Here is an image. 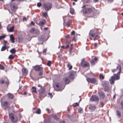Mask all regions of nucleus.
I'll return each instance as SVG.
<instances>
[{
    "instance_id": "1",
    "label": "nucleus",
    "mask_w": 123,
    "mask_h": 123,
    "mask_svg": "<svg viewBox=\"0 0 123 123\" xmlns=\"http://www.w3.org/2000/svg\"><path fill=\"white\" fill-rule=\"evenodd\" d=\"M101 30L99 29L91 30L89 34L90 39L95 40L99 38V35L101 34Z\"/></svg>"
},
{
    "instance_id": "2",
    "label": "nucleus",
    "mask_w": 123,
    "mask_h": 123,
    "mask_svg": "<svg viewBox=\"0 0 123 123\" xmlns=\"http://www.w3.org/2000/svg\"><path fill=\"white\" fill-rule=\"evenodd\" d=\"M9 117L11 122L13 123H17L18 121V117L15 114L11 113L9 114Z\"/></svg>"
},
{
    "instance_id": "3",
    "label": "nucleus",
    "mask_w": 123,
    "mask_h": 123,
    "mask_svg": "<svg viewBox=\"0 0 123 123\" xmlns=\"http://www.w3.org/2000/svg\"><path fill=\"white\" fill-rule=\"evenodd\" d=\"M34 70L36 71H39L38 75L40 76H41L43 74V68L39 65H36L34 67Z\"/></svg>"
},
{
    "instance_id": "4",
    "label": "nucleus",
    "mask_w": 123,
    "mask_h": 123,
    "mask_svg": "<svg viewBox=\"0 0 123 123\" xmlns=\"http://www.w3.org/2000/svg\"><path fill=\"white\" fill-rule=\"evenodd\" d=\"M118 70V72L117 74H114V76L118 80L119 79V77L118 76V75H120V73L121 71V66L120 65H118L117 67V68L116 69H114L112 71L113 72H114Z\"/></svg>"
},
{
    "instance_id": "5",
    "label": "nucleus",
    "mask_w": 123,
    "mask_h": 123,
    "mask_svg": "<svg viewBox=\"0 0 123 123\" xmlns=\"http://www.w3.org/2000/svg\"><path fill=\"white\" fill-rule=\"evenodd\" d=\"M52 4L50 3H44L43 5V7L45 10L48 11L50 10L52 7Z\"/></svg>"
},
{
    "instance_id": "6",
    "label": "nucleus",
    "mask_w": 123,
    "mask_h": 123,
    "mask_svg": "<svg viewBox=\"0 0 123 123\" xmlns=\"http://www.w3.org/2000/svg\"><path fill=\"white\" fill-rule=\"evenodd\" d=\"M86 80L89 83H91L93 84L95 83L96 84H97L98 80L96 78H87Z\"/></svg>"
},
{
    "instance_id": "7",
    "label": "nucleus",
    "mask_w": 123,
    "mask_h": 123,
    "mask_svg": "<svg viewBox=\"0 0 123 123\" xmlns=\"http://www.w3.org/2000/svg\"><path fill=\"white\" fill-rule=\"evenodd\" d=\"M2 106L4 108V110H9L10 108V104H9L7 101H5L3 103Z\"/></svg>"
},
{
    "instance_id": "8",
    "label": "nucleus",
    "mask_w": 123,
    "mask_h": 123,
    "mask_svg": "<svg viewBox=\"0 0 123 123\" xmlns=\"http://www.w3.org/2000/svg\"><path fill=\"white\" fill-rule=\"evenodd\" d=\"M93 9L92 8H85L83 9V12L86 14H90L93 12Z\"/></svg>"
},
{
    "instance_id": "9",
    "label": "nucleus",
    "mask_w": 123,
    "mask_h": 123,
    "mask_svg": "<svg viewBox=\"0 0 123 123\" xmlns=\"http://www.w3.org/2000/svg\"><path fill=\"white\" fill-rule=\"evenodd\" d=\"M81 66L83 68L89 67L90 65L89 63L86 61L84 58L82 60L81 62Z\"/></svg>"
},
{
    "instance_id": "10",
    "label": "nucleus",
    "mask_w": 123,
    "mask_h": 123,
    "mask_svg": "<svg viewBox=\"0 0 123 123\" xmlns=\"http://www.w3.org/2000/svg\"><path fill=\"white\" fill-rule=\"evenodd\" d=\"M90 100L92 101L97 102H98L99 100V98L96 95H92L90 98Z\"/></svg>"
},
{
    "instance_id": "11",
    "label": "nucleus",
    "mask_w": 123,
    "mask_h": 123,
    "mask_svg": "<svg viewBox=\"0 0 123 123\" xmlns=\"http://www.w3.org/2000/svg\"><path fill=\"white\" fill-rule=\"evenodd\" d=\"M45 88H42L39 92V97L41 98L42 97H44V96L45 93Z\"/></svg>"
},
{
    "instance_id": "12",
    "label": "nucleus",
    "mask_w": 123,
    "mask_h": 123,
    "mask_svg": "<svg viewBox=\"0 0 123 123\" xmlns=\"http://www.w3.org/2000/svg\"><path fill=\"white\" fill-rule=\"evenodd\" d=\"M75 72L73 71H71L69 74L68 77L71 79H73L74 78V75L76 74Z\"/></svg>"
},
{
    "instance_id": "13",
    "label": "nucleus",
    "mask_w": 123,
    "mask_h": 123,
    "mask_svg": "<svg viewBox=\"0 0 123 123\" xmlns=\"http://www.w3.org/2000/svg\"><path fill=\"white\" fill-rule=\"evenodd\" d=\"M10 7L11 10L15 12L18 8L17 6L15 5L14 3H12L10 5Z\"/></svg>"
},
{
    "instance_id": "14",
    "label": "nucleus",
    "mask_w": 123,
    "mask_h": 123,
    "mask_svg": "<svg viewBox=\"0 0 123 123\" xmlns=\"http://www.w3.org/2000/svg\"><path fill=\"white\" fill-rule=\"evenodd\" d=\"M56 87V90L57 91H59L61 90L62 89L61 85L59 82H56L55 83Z\"/></svg>"
},
{
    "instance_id": "15",
    "label": "nucleus",
    "mask_w": 123,
    "mask_h": 123,
    "mask_svg": "<svg viewBox=\"0 0 123 123\" xmlns=\"http://www.w3.org/2000/svg\"><path fill=\"white\" fill-rule=\"evenodd\" d=\"M96 108V106L94 105L90 104L89 105V109L92 111H94Z\"/></svg>"
},
{
    "instance_id": "16",
    "label": "nucleus",
    "mask_w": 123,
    "mask_h": 123,
    "mask_svg": "<svg viewBox=\"0 0 123 123\" xmlns=\"http://www.w3.org/2000/svg\"><path fill=\"white\" fill-rule=\"evenodd\" d=\"M65 41L67 44L69 43L71 40V38L70 37L69 35H67L65 36Z\"/></svg>"
},
{
    "instance_id": "17",
    "label": "nucleus",
    "mask_w": 123,
    "mask_h": 123,
    "mask_svg": "<svg viewBox=\"0 0 123 123\" xmlns=\"http://www.w3.org/2000/svg\"><path fill=\"white\" fill-rule=\"evenodd\" d=\"M46 22V21L45 19H43L40 21L38 23L36 22L37 24L38 25L42 26H43L45 25V24Z\"/></svg>"
},
{
    "instance_id": "18",
    "label": "nucleus",
    "mask_w": 123,
    "mask_h": 123,
    "mask_svg": "<svg viewBox=\"0 0 123 123\" xmlns=\"http://www.w3.org/2000/svg\"><path fill=\"white\" fill-rule=\"evenodd\" d=\"M63 80L65 84H67L69 83L70 82V80L67 77H65L63 79Z\"/></svg>"
},
{
    "instance_id": "19",
    "label": "nucleus",
    "mask_w": 123,
    "mask_h": 123,
    "mask_svg": "<svg viewBox=\"0 0 123 123\" xmlns=\"http://www.w3.org/2000/svg\"><path fill=\"white\" fill-rule=\"evenodd\" d=\"M94 59H92L90 61V63L92 65H94L96 62V61L97 59V58L96 57H94Z\"/></svg>"
},
{
    "instance_id": "20",
    "label": "nucleus",
    "mask_w": 123,
    "mask_h": 123,
    "mask_svg": "<svg viewBox=\"0 0 123 123\" xmlns=\"http://www.w3.org/2000/svg\"><path fill=\"white\" fill-rule=\"evenodd\" d=\"M98 93L100 98L102 99H104V98L105 95L104 92H98Z\"/></svg>"
},
{
    "instance_id": "21",
    "label": "nucleus",
    "mask_w": 123,
    "mask_h": 123,
    "mask_svg": "<svg viewBox=\"0 0 123 123\" xmlns=\"http://www.w3.org/2000/svg\"><path fill=\"white\" fill-rule=\"evenodd\" d=\"M22 73L23 75H26L28 74V70L25 68H23L22 69Z\"/></svg>"
},
{
    "instance_id": "22",
    "label": "nucleus",
    "mask_w": 123,
    "mask_h": 123,
    "mask_svg": "<svg viewBox=\"0 0 123 123\" xmlns=\"http://www.w3.org/2000/svg\"><path fill=\"white\" fill-rule=\"evenodd\" d=\"M10 39L11 42L12 43H15V41L14 40L15 38L13 34H11L10 35Z\"/></svg>"
},
{
    "instance_id": "23",
    "label": "nucleus",
    "mask_w": 123,
    "mask_h": 123,
    "mask_svg": "<svg viewBox=\"0 0 123 123\" xmlns=\"http://www.w3.org/2000/svg\"><path fill=\"white\" fill-rule=\"evenodd\" d=\"M72 22L71 20L70 19L68 20V22L66 23L65 25L68 27H69L72 24Z\"/></svg>"
},
{
    "instance_id": "24",
    "label": "nucleus",
    "mask_w": 123,
    "mask_h": 123,
    "mask_svg": "<svg viewBox=\"0 0 123 123\" xmlns=\"http://www.w3.org/2000/svg\"><path fill=\"white\" fill-rule=\"evenodd\" d=\"M8 98L10 99H12L14 98L13 95L10 93L8 94L7 95Z\"/></svg>"
},
{
    "instance_id": "25",
    "label": "nucleus",
    "mask_w": 123,
    "mask_h": 123,
    "mask_svg": "<svg viewBox=\"0 0 123 123\" xmlns=\"http://www.w3.org/2000/svg\"><path fill=\"white\" fill-rule=\"evenodd\" d=\"M116 115L118 118H120L121 117V113L118 110L116 111Z\"/></svg>"
},
{
    "instance_id": "26",
    "label": "nucleus",
    "mask_w": 123,
    "mask_h": 123,
    "mask_svg": "<svg viewBox=\"0 0 123 123\" xmlns=\"http://www.w3.org/2000/svg\"><path fill=\"white\" fill-rule=\"evenodd\" d=\"M14 28V26H13L9 29H7V31L9 32H12L13 31Z\"/></svg>"
},
{
    "instance_id": "27",
    "label": "nucleus",
    "mask_w": 123,
    "mask_h": 123,
    "mask_svg": "<svg viewBox=\"0 0 123 123\" xmlns=\"http://www.w3.org/2000/svg\"><path fill=\"white\" fill-rule=\"evenodd\" d=\"M10 52L12 54H14L16 53V51L15 49L13 48L10 50Z\"/></svg>"
},
{
    "instance_id": "28",
    "label": "nucleus",
    "mask_w": 123,
    "mask_h": 123,
    "mask_svg": "<svg viewBox=\"0 0 123 123\" xmlns=\"http://www.w3.org/2000/svg\"><path fill=\"white\" fill-rule=\"evenodd\" d=\"M35 31V29L34 28H32L31 29L30 32L31 33H34Z\"/></svg>"
},
{
    "instance_id": "29",
    "label": "nucleus",
    "mask_w": 123,
    "mask_h": 123,
    "mask_svg": "<svg viewBox=\"0 0 123 123\" xmlns=\"http://www.w3.org/2000/svg\"><path fill=\"white\" fill-rule=\"evenodd\" d=\"M6 36V35L5 34H3L1 36H0V40L5 38Z\"/></svg>"
},
{
    "instance_id": "30",
    "label": "nucleus",
    "mask_w": 123,
    "mask_h": 123,
    "mask_svg": "<svg viewBox=\"0 0 123 123\" xmlns=\"http://www.w3.org/2000/svg\"><path fill=\"white\" fill-rule=\"evenodd\" d=\"M70 12L72 14H74V10L73 8H70Z\"/></svg>"
},
{
    "instance_id": "31",
    "label": "nucleus",
    "mask_w": 123,
    "mask_h": 123,
    "mask_svg": "<svg viewBox=\"0 0 123 123\" xmlns=\"http://www.w3.org/2000/svg\"><path fill=\"white\" fill-rule=\"evenodd\" d=\"M67 67L68 68L69 70L71 69L72 68V66L69 63H68L67 65Z\"/></svg>"
},
{
    "instance_id": "32",
    "label": "nucleus",
    "mask_w": 123,
    "mask_h": 123,
    "mask_svg": "<svg viewBox=\"0 0 123 123\" xmlns=\"http://www.w3.org/2000/svg\"><path fill=\"white\" fill-rule=\"evenodd\" d=\"M4 79L5 80V83L7 85L9 84V80L6 77Z\"/></svg>"
},
{
    "instance_id": "33",
    "label": "nucleus",
    "mask_w": 123,
    "mask_h": 123,
    "mask_svg": "<svg viewBox=\"0 0 123 123\" xmlns=\"http://www.w3.org/2000/svg\"><path fill=\"white\" fill-rule=\"evenodd\" d=\"M32 92H34L35 93H36L37 92V91H36V88L35 87H32Z\"/></svg>"
},
{
    "instance_id": "34",
    "label": "nucleus",
    "mask_w": 123,
    "mask_h": 123,
    "mask_svg": "<svg viewBox=\"0 0 123 123\" xmlns=\"http://www.w3.org/2000/svg\"><path fill=\"white\" fill-rule=\"evenodd\" d=\"M99 78L100 79L103 80L104 78V76L103 74H100L99 75Z\"/></svg>"
},
{
    "instance_id": "35",
    "label": "nucleus",
    "mask_w": 123,
    "mask_h": 123,
    "mask_svg": "<svg viewBox=\"0 0 123 123\" xmlns=\"http://www.w3.org/2000/svg\"><path fill=\"white\" fill-rule=\"evenodd\" d=\"M14 58V56L12 55H9L8 58L9 59H13Z\"/></svg>"
},
{
    "instance_id": "36",
    "label": "nucleus",
    "mask_w": 123,
    "mask_h": 123,
    "mask_svg": "<svg viewBox=\"0 0 123 123\" xmlns=\"http://www.w3.org/2000/svg\"><path fill=\"white\" fill-rule=\"evenodd\" d=\"M73 44H71L70 47L69 48V51L70 52H71L73 49Z\"/></svg>"
},
{
    "instance_id": "37",
    "label": "nucleus",
    "mask_w": 123,
    "mask_h": 123,
    "mask_svg": "<svg viewBox=\"0 0 123 123\" xmlns=\"http://www.w3.org/2000/svg\"><path fill=\"white\" fill-rule=\"evenodd\" d=\"M69 47V45H67L65 47L64 46H62L61 47V48L63 49H67Z\"/></svg>"
},
{
    "instance_id": "38",
    "label": "nucleus",
    "mask_w": 123,
    "mask_h": 123,
    "mask_svg": "<svg viewBox=\"0 0 123 123\" xmlns=\"http://www.w3.org/2000/svg\"><path fill=\"white\" fill-rule=\"evenodd\" d=\"M6 46H2V48L1 49V51H3L5 50L6 49Z\"/></svg>"
},
{
    "instance_id": "39",
    "label": "nucleus",
    "mask_w": 123,
    "mask_h": 123,
    "mask_svg": "<svg viewBox=\"0 0 123 123\" xmlns=\"http://www.w3.org/2000/svg\"><path fill=\"white\" fill-rule=\"evenodd\" d=\"M43 16L44 17H47L48 16L47 13L46 12H43Z\"/></svg>"
},
{
    "instance_id": "40",
    "label": "nucleus",
    "mask_w": 123,
    "mask_h": 123,
    "mask_svg": "<svg viewBox=\"0 0 123 123\" xmlns=\"http://www.w3.org/2000/svg\"><path fill=\"white\" fill-rule=\"evenodd\" d=\"M83 111V109L80 107L78 109V112L79 113H80Z\"/></svg>"
},
{
    "instance_id": "41",
    "label": "nucleus",
    "mask_w": 123,
    "mask_h": 123,
    "mask_svg": "<svg viewBox=\"0 0 123 123\" xmlns=\"http://www.w3.org/2000/svg\"><path fill=\"white\" fill-rule=\"evenodd\" d=\"M73 106L74 107H75L77 106H79V104H78L77 103H74L73 105Z\"/></svg>"
},
{
    "instance_id": "42",
    "label": "nucleus",
    "mask_w": 123,
    "mask_h": 123,
    "mask_svg": "<svg viewBox=\"0 0 123 123\" xmlns=\"http://www.w3.org/2000/svg\"><path fill=\"white\" fill-rule=\"evenodd\" d=\"M51 61H49L47 63V65L48 66L50 67L51 66Z\"/></svg>"
},
{
    "instance_id": "43",
    "label": "nucleus",
    "mask_w": 123,
    "mask_h": 123,
    "mask_svg": "<svg viewBox=\"0 0 123 123\" xmlns=\"http://www.w3.org/2000/svg\"><path fill=\"white\" fill-rule=\"evenodd\" d=\"M5 81L1 79L0 80V84H3L5 83Z\"/></svg>"
},
{
    "instance_id": "44",
    "label": "nucleus",
    "mask_w": 123,
    "mask_h": 123,
    "mask_svg": "<svg viewBox=\"0 0 123 123\" xmlns=\"http://www.w3.org/2000/svg\"><path fill=\"white\" fill-rule=\"evenodd\" d=\"M41 113V110L40 109H38L36 111V113L37 114H40Z\"/></svg>"
},
{
    "instance_id": "45",
    "label": "nucleus",
    "mask_w": 123,
    "mask_h": 123,
    "mask_svg": "<svg viewBox=\"0 0 123 123\" xmlns=\"http://www.w3.org/2000/svg\"><path fill=\"white\" fill-rule=\"evenodd\" d=\"M30 26L32 25L34 26L35 25V23L33 21H31V23L30 24Z\"/></svg>"
},
{
    "instance_id": "46",
    "label": "nucleus",
    "mask_w": 123,
    "mask_h": 123,
    "mask_svg": "<svg viewBox=\"0 0 123 123\" xmlns=\"http://www.w3.org/2000/svg\"><path fill=\"white\" fill-rule=\"evenodd\" d=\"M4 68L5 67L4 66L0 64V69H4Z\"/></svg>"
},
{
    "instance_id": "47",
    "label": "nucleus",
    "mask_w": 123,
    "mask_h": 123,
    "mask_svg": "<svg viewBox=\"0 0 123 123\" xmlns=\"http://www.w3.org/2000/svg\"><path fill=\"white\" fill-rule=\"evenodd\" d=\"M76 37L75 36H74L73 38L72 39V40L74 41H76Z\"/></svg>"
},
{
    "instance_id": "48",
    "label": "nucleus",
    "mask_w": 123,
    "mask_h": 123,
    "mask_svg": "<svg viewBox=\"0 0 123 123\" xmlns=\"http://www.w3.org/2000/svg\"><path fill=\"white\" fill-rule=\"evenodd\" d=\"M4 43H3V45L4 46H6V44L7 43V42L5 40H4Z\"/></svg>"
},
{
    "instance_id": "49",
    "label": "nucleus",
    "mask_w": 123,
    "mask_h": 123,
    "mask_svg": "<svg viewBox=\"0 0 123 123\" xmlns=\"http://www.w3.org/2000/svg\"><path fill=\"white\" fill-rule=\"evenodd\" d=\"M42 5L41 3L40 2L38 3H37V6L38 7H40Z\"/></svg>"
},
{
    "instance_id": "50",
    "label": "nucleus",
    "mask_w": 123,
    "mask_h": 123,
    "mask_svg": "<svg viewBox=\"0 0 123 123\" xmlns=\"http://www.w3.org/2000/svg\"><path fill=\"white\" fill-rule=\"evenodd\" d=\"M115 80H110V83L111 84H113L114 83V81Z\"/></svg>"
},
{
    "instance_id": "51",
    "label": "nucleus",
    "mask_w": 123,
    "mask_h": 123,
    "mask_svg": "<svg viewBox=\"0 0 123 123\" xmlns=\"http://www.w3.org/2000/svg\"><path fill=\"white\" fill-rule=\"evenodd\" d=\"M54 118L55 119H58L59 118L56 115H55L54 116Z\"/></svg>"
},
{
    "instance_id": "52",
    "label": "nucleus",
    "mask_w": 123,
    "mask_h": 123,
    "mask_svg": "<svg viewBox=\"0 0 123 123\" xmlns=\"http://www.w3.org/2000/svg\"><path fill=\"white\" fill-rule=\"evenodd\" d=\"M75 34V31H73L71 33V34L72 35H74Z\"/></svg>"
},
{
    "instance_id": "53",
    "label": "nucleus",
    "mask_w": 123,
    "mask_h": 123,
    "mask_svg": "<svg viewBox=\"0 0 123 123\" xmlns=\"http://www.w3.org/2000/svg\"><path fill=\"white\" fill-rule=\"evenodd\" d=\"M48 95H49L50 96V97L51 98L53 96L52 95V94L51 93H48Z\"/></svg>"
},
{
    "instance_id": "54",
    "label": "nucleus",
    "mask_w": 123,
    "mask_h": 123,
    "mask_svg": "<svg viewBox=\"0 0 123 123\" xmlns=\"http://www.w3.org/2000/svg\"><path fill=\"white\" fill-rule=\"evenodd\" d=\"M115 77L113 76H112L111 77V79L110 80H115Z\"/></svg>"
},
{
    "instance_id": "55",
    "label": "nucleus",
    "mask_w": 123,
    "mask_h": 123,
    "mask_svg": "<svg viewBox=\"0 0 123 123\" xmlns=\"http://www.w3.org/2000/svg\"><path fill=\"white\" fill-rule=\"evenodd\" d=\"M98 45V44L97 43H95L94 44V46L95 47H97Z\"/></svg>"
},
{
    "instance_id": "56",
    "label": "nucleus",
    "mask_w": 123,
    "mask_h": 123,
    "mask_svg": "<svg viewBox=\"0 0 123 123\" xmlns=\"http://www.w3.org/2000/svg\"><path fill=\"white\" fill-rule=\"evenodd\" d=\"M23 20L24 21H26L27 20V19L25 17H24L23 19Z\"/></svg>"
},
{
    "instance_id": "57",
    "label": "nucleus",
    "mask_w": 123,
    "mask_h": 123,
    "mask_svg": "<svg viewBox=\"0 0 123 123\" xmlns=\"http://www.w3.org/2000/svg\"><path fill=\"white\" fill-rule=\"evenodd\" d=\"M121 104L122 107L123 108V100L121 102Z\"/></svg>"
},
{
    "instance_id": "58",
    "label": "nucleus",
    "mask_w": 123,
    "mask_h": 123,
    "mask_svg": "<svg viewBox=\"0 0 123 123\" xmlns=\"http://www.w3.org/2000/svg\"><path fill=\"white\" fill-rule=\"evenodd\" d=\"M47 49H43V53L45 52H46Z\"/></svg>"
},
{
    "instance_id": "59",
    "label": "nucleus",
    "mask_w": 123,
    "mask_h": 123,
    "mask_svg": "<svg viewBox=\"0 0 123 123\" xmlns=\"http://www.w3.org/2000/svg\"><path fill=\"white\" fill-rule=\"evenodd\" d=\"M46 110L47 111H48V112H49V110H50L49 109H48V108H47L46 109Z\"/></svg>"
},
{
    "instance_id": "60",
    "label": "nucleus",
    "mask_w": 123,
    "mask_h": 123,
    "mask_svg": "<svg viewBox=\"0 0 123 123\" xmlns=\"http://www.w3.org/2000/svg\"><path fill=\"white\" fill-rule=\"evenodd\" d=\"M38 87H40L41 88H42V86L40 84L38 85L37 86Z\"/></svg>"
},
{
    "instance_id": "61",
    "label": "nucleus",
    "mask_w": 123,
    "mask_h": 123,
    "mask_svg": "<svg viewBox=\"0 0 123 123\" xmlns=\"http://www.w3.org/2000/svg\"><path fill=\"white\" fill-rule=\"evenodd\" d=\"M60 123H65V122L64 121H61Z\"/></svg>"
},
{
    "instance_id": "62",
    "label": "nucleus",
    "mask_w": 123,
    "mask_h": 123,
    "mask_svg": "<svg viewBox=\"0 0 123 123\" xmlns=\"http://www.w3.org/2000/svg\"><path fill=\"white\" fill-rule=\"evenodd\" d=\"M93 0L95 2H98V1L99 0Z\"/></svg>"
},
{
    "instance_id": "63",
    "label": "nucleus",
    "mask_w": 123,
    "mask_h": 123,
    "mask_svg": "<svg viewBox=\"0 0 123 123\" xmlns=\"http://www.w3.org/2000/svg\"><path fill=\"white\" fill-rule=\"evenodd\" d=\"M48 29V27L44 28V29L45 30H47Z\"/></svg>"
},
{
    "instance_id": "64",
    "label": "nucleus",
    "mask_w": 123,
    "mask_h": 123,
    "mask_svg": "<svg viewBox=\"0 0 123 123\" xmlns=\"http://www.w3.org/2000/svg\"><path fill=\"white\" fill-rule=\"evenodd\" d=\"M108 2H111L113 1V0H108Z\"/></svg>"
}]
</instances>
